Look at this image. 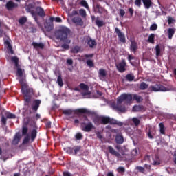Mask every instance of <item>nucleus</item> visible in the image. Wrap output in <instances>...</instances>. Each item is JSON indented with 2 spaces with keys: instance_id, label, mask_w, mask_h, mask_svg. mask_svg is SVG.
<instances>
[{
  "instance_id": "nucleus-1",
  "label": "nucleus",
  "mask_w": 176,
  "mask_h": 176,
  "mask_svg": "<svg viewBox=\"0 0 176 176\" xmlns=\"http://www.w3.org/2000/svg\"><path fill=\"white\" fill-rule=\"evenodd\" d=\"M19 83L22 94L24 96L23 101L25 102V105L28 107L31 102L32 96L35 94V91H34V88L30 87L28 84H27V81L23 78H21L19 80Z\"/></svg>"
},
{
  "instance_id": "nucleus-2",
  "label": "nucleus",
  "mask_w": 176,
  "mask_h": 176,
  "mask_svg": "<svg viewBox=\"0 0 176 176\" xmlns=\"http://www.w3.org/2000/svg\"><path fill=\"white\" fill-rule=\"evenodd\" d=\"M69 34H71V30L65 26H60L55 31L56 39L63 42L64 45H69L71 43V41L68 38Z\"/></svg>"
},
{
  "instance_id": "nucleus-3",
  "label": "nucleus",
  "mask_w": 176,
  "mask_h": 176,
  "mask_svg": "<svg viewBox=\"0 0 176 176\" xmlns=\"http://www.w3.org/2000/svg\"><path fill=\"white\" fill-rule=\"evenodd\" d=\"M83 118L84 121L81 122V130H82V131H85V133H90V131H91V130H94L96 127L93 124V122H91L90 120H89L87 116H83Z\"/></svg>"
},
{
  "instance_id": "nucleus-4",
  "label": "nucleus",
  "mask_w": 176,
  "mask_h": 176,
  "mask_svg": "<svg viewBox=\"0 0 176 176\" xmlns=\"http://www.w3.org/2000/svg\"><path fill=\"white\" fill-rule=\"evenodd\" d=\"M100 124H116V126H119V127H122L123 122L109 117L102 116Z\"/></svg>"
},
{
  "instance_id": "nucleus-5",
  "label": "nucleus",
  "mask_w": 176,
  "mask_h": 176,
  "mask_svg": "<svg viewBox=\"0 0 176 176\" xmlns=\"http://www.w3.org/2000/svg\"><path fill=\"white\" fill-rule=\"evenodd\" d=\"M118 102H125V104H131L133 101V94H122L120 97L118 98Z\"/></svg>"
},
{
  "instance_id": "nucleus-6",
  "label": "nucleus",
  "mask_w": 176,
  "mask_h": 176,
  "mask_svg": "<svg viewBox=\"0 0 176 176\" xmlns=\"http://www.w3.org/2000/svg\"><path fill=\"white\" fill-rule=\"evenodd\" d=\"M151 91L157 92V91H167V87H164L161 84H156L155 85H151L149 87Z\"/></svg>"
},
{
  "instance_id": "nucleus-7",
  "label": "nucleus",
  "mask_w": 176,
  "mask_h": 176,
  "mask_svg": "<svg viewBox=\"0 0 176 176\" xmlns=\"http://www.w3.org/2000/svg\"><path fill=\"white\" fill-rule=\"evenodd\" d=\"M122 102H119V99H117V104H112L113 109L117 111V112H121L124 113L126 112V106L122 104Z\"/></svg>"
},
{
  "instance_id": "nucleus-8",
  "label": "nucleus",
  "mask_w": 176,
  "mask_h": 176,
  "mask_svg": "<svg viewBox=\"0 0 176 176\" xmlns=\"http://www.w3.org/2000/svg\"><path fill=\"white\" fill-rule=\"evenodd\" d=\"M117 69L119 72L123 73L126 71V67H127V63L126 60L122 59L117 65Z\"/></svg>"
},
{
  "instance_id": "nucleus-9",
  "label": "nucleus",
  "mask_w": 176,
  "mask_h": 176,
  "mask_svg": "<svg viewBox=\"0 0 176 176\" xmlns=\"http://www.w3.org/2000/svg\"><path fill=\"white\" fill-rule=\"evenodd\" d=\"M32 5L30 4L28 6H26V12L28 13H31L32 17L34 19L36 23H39V21L38 20V16H36V13L35 12V11L32 10Z\"/></svg>"
},
{
  "instance_id": "nucleus-10",
  "label": "nucleus",
  "mask_w": 176,
  "mask_h": 176,
  "mask_svg": "<svg viewBox=\"0 0 176 176\" xmlns=\"http://www.w3.org/2000/svg\"><path fill=\"white\" fill-rule=\"evenodd\" d=\"M115 32L118 35L120 42L124 43V42H126V36H124V34L120 31L119 28H115Z\"/></svg>"
},
{
  "instance_id": "nucleus-11",
  "label": "nucleus",
  "mask_w": 176,
  "mask_h": 176,
  "mask_svg": "<svg viewBox=\"0 0 176 176\" xmlns=\"http://www.w3.org/2000/svg\"><path fill=\"white\" fill-rule=\"evenodd\" d=\"M41 104H42V101L39 99L33 100L32 104V111H34V112H37L38 109H39V107H41Z\"/></svg>"
},
{
  "instance_id": "nucleus-12",
  "label": "nucleus",
  "mask_w": 176,
  "mask_h": 176,
  "mask_svg": "<svg viewBox=\"0 0 176 176\" xmlns=\"http://www.w3.org/2000/svg\"><path fill=\"white\" fill-rule=\"evenodd\" d=\"M6 8L7 10H13V9H16V8H19V4L13 2V1H9L6 4Z\"/></svg>"
},
{
  "instance_id": "nucleus-13",
  "label": "nucleus",
  "mask_w": 176,
  "mask_h": 176,
  "mask_svg": "<svg viewBox=\"0 0 176 176\" xmlns=\"http://www.w3.org/2000/svg\"><path fill=\"white\" fill-rule=\"evenodd\" d=\"M132 111L133 112H145L146 108H145L144 105L135 104L133 107Z\"/></svg>"
},
{
  "instance_id": "nucleus-14",
  "label": "nucleus",
  "mask_w": 176,
  "mask_h": 176,
  "mask_svg": "<svg viewBox=\"0 0 176 176\" xmlns=\"http://www.w3.org/2000/svg\"><path fill=\"white\" fill-rule=\"evenodd\" d=\"M72 21L76 24V25H80V27H82L83 25V20L80 16H74L72 18Z\"/></svg>"
},
{
  "instance_id": "nucleus-15",
  "label": "nucleus",
  "mask_w": 176,
  "mask_h": 176,
  "mask_svg": "<svg viewBox=\"0 0 176 176\" xmlns=\"http://www.w3.org/2000/svg\"><path fill=\"white\" fill-rule=\"evenodd\" d=\"M162 52H164V45H157L155 47V54L157 57H159L160 56L161 53Z\"/></svg>"
},
{
  "instance_id": "nucleus-16",
  "label": "nucleus",
  "mask_w": 176,
  "mask_h": 176,
  "mask_svg": "<svg viewBox=\"0 0 176 176\" xmlns=\"http://www.w3.org/2000/svg\"><path fill=\"white\" fill-rule=\"evenodd\" d=\"M107 150L109 151V153H111V155H113L114 156H116V157H120L121 156L120 153H119V152L114 150L112 146H109L107 147Z\"/></svg>"
},
{
  "instance_id": "nucleus-17",
  "label": "nucleus",
  "mask_w": 176,
  "mask_h": 176,
  "mask_svg": "<svg viewBox=\"0 0 176 176\" xmlns=\"http://www.w3.org/2000/svg\"><path fill=\"white\" fill-rule=\"evenodd\" d=\"M36 16L38 14V16H40V17H45V10L42 8L41 7H36Z\"/></svg>"
},
{
  "instance_id": "nucleus-18",
  "label": "nucleus",
  "mask_w": 176,
  "mask_h": 176,
  "mask_svg": "<svg viewBox=\"0 0 176 176\" xmlns=\"http://www.w3.org/2000/svg\"><path fill=\"white\" fill-rule=\"evenodd\" d=\"M98 77L100 79H105L107 78V70L103 68H101L98 70Z\"/></svg>"
},
{
  "instance_id": "nucleus-19",
  "label": "nucleus",
  "mask_w": 176,
  "mask_h": 176,
  "mask_svg": "<svg viewBox=\"0 0 176 176\" xmlns=\"http://www.w3.org/2000/svg\"><path fill=\"white\" fill-rule=\"evenodd\" d=\"M94 12L99 13L100 14H102V13L105 12V8L102 7L100 4H96V6L94 7Z\"/></svg>"
},
{
  "instance_id": "nucleus-20",
  "label": "nucleus",
  "mask_w": 176,
  "mask_h": 176,
  "mask_svg": "<svg viewBox=\"0 0 176 176\" xmlns=\"http://www.w3.org/2000/svg\"><path fill=\"white\" fill-rule=\"evenodd\" d=\"M20 140H21V135L19 133H16L12 140V145H17L20 142Z\"/></svg>"
},
{
  "instance_id": "nucleus-21",
  "label": "nucleus",
  "mask_w": 176,
  "mask_h": 176,
  "mask_svg": "<svg viewBox=\"0 0 176 176\" xmlns=\"http://www.w3.org/2000/svg\"><path fill=\"white\" fill-rule=\"evenodd\" d=\"M116 142L118 144H122L124 142V138L122 134L119 133L116 136Z\"/></svg>"
},
{
  "instance_id": "nucleus-22",
  "label": "nucleus",
  "mask_w": 176,
  "mask_h": 176,
  "mask_svg": "<svg viewBox=\"0 0 176 176\" xmlns=\"http://www.w3.org/2000/svg\"><path fill=\"white\" fill-rule=\"evenodd\" d=\"M85 42L87 45H97L96 40L92 39L90 36H86L85 38Z\"/></svg>"
},
{
  "instance_id": "nucleus-23",
  "label": "nucleus",
  "mask_w": 176,
  "mask_h": 176,
  "mask_svg": "<svg viewBox=\"0 0 176 176\" xmlns=\"http://www.w3.org/2000/svg\"><path fill=\"white\" fill-rule=\"evenodd\" d=\"M36 135H38V131H36V129H32L30 134V138H31L32 142H34L35 141V138H36Z\"/></svg>"
},
{
  "instance_id": "nucleus-24",
  "label": "nucleus",
  "mask_w": 176,
  "mask_h": 176,
  "mask_svg": "<svg viewBox=\"0 0 176 176\" xmlns=\"http://www.w3.org/2000/svg\"><path fill=\"white\" fill-rule=\"evenodd\" d=\"M132 98L133 100L136 101L138 104H140L144 100L141 96H138L137 94H133Z\"/></svg>"
},
{
  "instance_id": "nucleus-25",
  "label": "nucleus",
  "mask_w": 176,
  "mask_h": 176,
  "mask_svg": "<svg viewBox=\"0 0 176 176\" xmlns=\"http://www.w3.org/2000/svg\"><path fill=\"white\" fill-rule=\"evenodd\" d=\"M65 116H74V111L72 109H65L62 111Z\"/></svg>"
},
{
  "instance_id": "nucleus-26",
  "label": "nucleus",
  "mask_w": 176,
  "mask_h": 176,
  "mask_svg": "<svg viewBox=\"0 0 176 176\" xmlns=\"http://www.w3.org/2000/svg\"><path fill=\"white\" fill-rule=\"evenodd\" d=\"M143 5L146 9H149L152 6L151 0H142Z\"/></svg>"
},
{
  "instance_id": "nucleus-27",
  "label": "nucleus",
  "mask_w": 176,
  "mask_h": 176,
  "mask_svg": "<svg viewBox=\"0 0 176 176\" xmlns=\"http://www.w3.org/2000/svg\"><path fill=\"white\" fill-rule=\"evenodd\" d=\"M93 122L96 126H100L101 124V117L96 116L93 118Z\"/></svg>"
},
{
  "instance_id": "nucleus-28",
  "label": "nucleus",
  "mask_w": 176,
  "mask_h": 176,
  "mask_svg": "<svg viewBox=\"0 0 176 176\" xmlns=\"http://www.w3.org/2000/svg\"><path fill=\"white\" fill-rule=\"evenodd\" d=\"M54 28V25H53V23H47L45 25V30L48 32H50Z\"/></svg>"
},
{
  "instance_id": "nucleus-29",
  "label": "nucleus",
  "mask_w": 176,
  "mask_h": 176,
  "mask_svg": "<svg viewBox=\"0 0 176 176\" xmlns=\"http://www.w3.org/2000/svg\"><path fill=\"white\" fill-rule=\"evenodd\" d=\"M175 34V30H174L173 28L168 29V35L170 39H173V36H174Z\"/></svg>"
},
{
  "instance_id": "nucleus-30",
  "label": "nucleus",
  "mask_w": 176,
  "mask_h": 176,
  "mask_svg": "<svg viewBox=\"0 0 176 176\" xmlns=\"http://www.w3.org/2000/svg\"><path fill=\"white\" fill-rule=\"evenodd\" d=\"M56 82L60 87H63V86H64V82H63V77L61 76V74L58 75Z\"/></svg>"
},
{
  "instance_id": "nucleus-31",
  "label": "nucleus",
  "mask_w": 176,
  "mask_h": 176,
  "mask_svg": "<svg viewBox=\"0 0 176 176\" xmlns=\"http://www.w3.org/2000/svg\"><path fill=\"white\" fill-rule=\"evenodd\" d=\"M149 87V85L146 84L145 82H142L140 83L139 89L140 90H146V89H148Z\"/></svg>"
},
{
  "instance_id": "nucleus-32",
  "label": "nucleus",
  "mask_w": 176,
  "mask_h": 176,
  "mask_svg": "<svg viewBox=\"0 0 176 176\" xmlns=\"http://www.w3.org/2000/svg\"><path fill=\"white\" fill-rule=\"evenodd\" d=\"M159 127H160V133L162 135L166 134V129H164V124H163L162 122L160 123Z\"/></svg>"
},
{
  "instance_id": "nucleus-33",
  "label": "nucleus",
  "mask_w": 176,
  "mask_h": 176,
  "mask_svg": "<svg viewBox=\"0 0 176 176\" xmlns=\"http://www.w3.org/2000/svg\"><path fill=\"white\" fill-rule=\"evenodd\" d=\"M95 23H96V25L99 28L104 27V25H105V23H104V21H101L100 19H96Z\"/></svg>"
},
{
  "instance_id": "nucleus-34",
  "label": "nucleus",
  "mask_w": 176,
  "mask_h": 176,
  "mask_svg": "<svg viewBox=\"0 0 176 176\" xmlns=\"http://www.w3.org/2000/svg\"><path fill=\"white\" fill-rule=\"evenodd\" d=\"M73 149H74L73 155H75L76 156V155H78V152H80V149H82V146H75L74 147H73Z\"/></svg>"
},
{
  "instance_id": "nucleus-35",
  "label": "nucleus",
  "mask_w": 176,
  "mask_h": 176,
  "mask_svg": "<svg viewBox=\"0 0 176 176\" xmlns=\"http://www.w3.org/2000/svg\"><path fill=\"white\" fill-rule=\"evenodd\" d=\"M80 5L81 6H83V8H85V9H87V10H89V4L87 3V1H86V0H82L80 3Z\"/></svg>"
},
{
  "instance_id": "nucleus-36",
  "label": "nucleus",
  "mask_w": 176,
  "mask_h": 176,
  "mask_svg": "<svg viewBox=\"0 0 176 176\" xmlns=\"http://www.w3.org/2000/svg\"><path fill=\"white\" fill-rule=\"evenodd\" d=\"M148 41L152 44L155 43V34H151L149 35Z\"/></svg>"
},
{
  "instance_id": "nucleus-37",
  "label": "nucleus",
  "mask_w": 176,
  "mask_h": 176,
  "mask_svg": "<svg viewBox=\"0 0 176 176\" xmlns=\"http://www.w3.org/2000/svg\"><path fill=\"white\" fill-rule=\"evenodd\" d=\"M126 79L128 80V82H133V80H134V75L128 74L126 76Z\"/></svg>"
},
{
  "instance_id": "nucleus-38",
  "label": "nucleus",
  "mask_w": 176,
  "mask_h": 176,
  "mask_svg": "<svg viewBox=\"0 0 176 176\" xmlns=\"http://www.w3.org/2000/svg\"><path fill=\"white\" fill-rule=\"evenodd\" d=\"M65 151H66V153H68L69 155H74V147H67L65 148Z\"/></svg>"
},
{
  "instance_id": "nucleus-39",
  "label": "nucleus",
  "mask_w": 176,
  "mask_h": 176,
  "mask_svg": "<svg viewBox=\"0 0 176 176\" xmlns=\"http://www.w3.org/2000/svg\"><path fill=\"white\" fill-rule=\"evenodd\" d=\"M71 52L72 53H79V52H80V47L76 45L74 47L72 48Z\"/></svg>"
},
{
  "instance_id": "nucleus-40",
  "label": "nucleus",
  "mask_w": 176,
  "mask_h": 176,
  "mask_svg": "<svg viewBox=\"0 0 176 176\" xmlns=\"http://www.w3.org/2000/svg\"><path fill=\"white\" fill-rule=\"evenodd\" d=\"M19 24H21V25H24V24L27 23V17L25 16L21 17V19H19Z\"/></svg>"
},
{
  "instance_id": "nucleus-41",
  "label": "nucleus",
  "mask_w": 176,
  "mask_h": 176,
  "mask_svg": "<svg viewBox=\"0 0 176 176\" xmlns=\"http://www.w3.org/2000/svg\"><path fill=\"white\" fill-rule=\"evenodd\" d=\"M28 126H23L22 127V135H28Z\"/></svg>"
},
{
  "instance_id": "nucleus-42",
  "label": "nucleus",
  "mask_w": 176,
  "mask_h": 176,
  "mask_svg": "<svg viewBox=\"0 0 176 176\" xmlns=\"http://www.w3.org/2000/svg\"><path fill=\"white\" fill-rule=\"evenodd\" d=\"M80 88L81 89V90H89V86L83 82H81L80 84Z\"/></svg>"
},
{
  "instance_id": "nucleus-43",
  "label": "nucleus",
  "mask_w": 176,
  "mask_h": 176,
  "mask_svg": "<svg viewBox=\"0 0 176 176\" xmlns=\"http://www.w3.org/2000/svg\"><path fill=\"white\" fill-rule=\"evenodd\" d=\"M3 41H4V45H10V42H12V40H10V38H9V36H6L3 38Z\"/></svg>"
},
{
  "instance_id": "nucleus-44",
  "label": "nucleus",
  "mask_w": 176,
  "mask_h": 176,
  "mask_svg": "<svg viewBox=\"0 0 176 176\" xmlns=\"http://www.w3.org/2000/svg\"><path fill=\"white\" fill-rule=\"evenodd\" d=\"M77 113H89V111L86 109H78L76 110Z\"/></svg>"
},
{
  "instance_id": "nucleus-45",
  "label": "nucleus",
  "mask_w": 176,
  "mask_h": 176,
  "mask_svg": "<svg viewBox=\"0 0 176 176\" xmlns=\"http://www.w3.org/2000/svg\"><path fill=\"white\" fill-rule=\"evenodd\" d=\"M30 135H26V136L24 138L23 141V144L25 145L26 144H28L30 142Z\"/></svg>"
},
{
  "instance_id": "nucleus-46",
  "label": "nucleus",
  "mask_w": 176,
  "mask_h": 176,
  "mask_svg": "<svg viewBox=\"0 0 176 176\" xmlns=\"http://www.w3.org/2000/svg\"><path fill=\"white\" fill-rule=\"evenodd\" d=\"M6 116L7 119H16V115L11 113H6Z\"/></svg>"
},
{
  "instance_id": "nucleus-47",
  "label": "nucleus",
  "mask_w": 176,
  "mask_h": 176,
  "mask_svg": "<svg viewBox=\"0 0 176 176\" xmlns=\"http://www.w3.org/2000/svg\"><path fill=\"white\" fill-rule=\"evenodd\" d=\"M132 122L133 123H134L135 126H140V123H141V121L140 120V119L137 118H133L132 119Z\"/></svg>"
},
{
  "instance_id": "nucleus-48",
  "label": "nucleus",
  "mask_w": 176,
  "mask_h": 176,
  "mask_svg": "<svg viewBox=\"0 0 176 176\" xmlns=\"http://www.w3.org/2000/svg\"><path fill=\"white\" fill-rule=\"evenodd\" d=\"M135 170H138V171H139V173H142V174L145 173V168L142 166H136Z\"/></svg>"
},
{
  "instance_id": "nucleus-49",
  "label": "nucleus",
  "mask_w": 176,
  "mask_h": 176,
  "mask_svg": "<svg viewBox=\"0 0 176 176\" xmlns=\"http://www.w3.org/2000/svg\"><path fill=\"white\" fill-rule=\"evenodd\" d=\"M137 49H138V45H131V52H133V53H135L137 52Z\"/></svg>"
},
{
  "instance_id": "nucleus-50",
  "label": "nucleus",
  "mask_w": 176,
  "mask_h": 176,
  "mask_svg": "<svg viewBox=\"0 0 176 176\" xmlns=\"http://www.w3.org/2000/svg\"><path fill=\"white\" fill-rule=\"evenodd\" d=\"M75 138L76 140H80L83 138V135L81 133H77L75 135Z\"/></svg>"
},
{
  "instance_id": "nucleus-51",
  "label": "nucleus",
  "mask_w": 176,
  "mask_h": 176,
  "mask_svg": "<svg viewBox=\"0 0 176 176\" xmlns=\"http://www.w3.org/2000/svg\"><path fill=\"white\" fill-rule=\"evenodd\" d=\"M7 50L10 54H14V51L13 50V47H12V45H8Z\"/></svg>"
},
{
  "instance_id": "nucleus-52",
  "label": "nucleus",
  "mask_w": 176,
  "mask_h": 176,
  "mask_svg": "<svg viewBox=\"0 0 176 176\" xmlns=\"http://www.w3.org/2000/svg\"><path fill=\"white\" fill-rule=\"evenodd\" d=\"M79 14H80V15L81 16H82V17H86V16H87V14H86V10H85V9H80V10H79Z\"/></svg>"
},
{
  "instance_id": "nucleus-53",
  "label": "nucleus",
  "mask_w": 176,
  "mask_h": 176,
  "mask_svg": "<svg viewBox=\"0 0 176 176\" xmlns=\"http://www.w3.org/2000/svg\"><path fill=\"white\" fill-rule=\"evenodd\" d=\"M87 65L90 68H93V67H94V63L91 60H87Z\"/></svg>"
},
{
  "instance_id": "nucleus-54",
  "label": "nucleus",
  "mask_w": 176,
  "mask_h": 176,
  "mask_svg": "<svg viewBox=\"0 0 176 176\" xmlns=\"http://www.w3.org/2000/svg\"><path fill=\"white\" fill-rule=\"evenodd\" d=\"M45 47V45H34V49L36 50H39V49H43Z\"/></svg>"
},
{
  "instance_id": "nucleus-55",
  "label": "nucleus",
  "mask_w": 176,
  "mask_h": 176,
  "mask_svg": "<svg viewBox=\"0 0 176 176\" xmlns=\"http://www.w3.org/2000/svg\"><path fill=\"white\" fill-rule=\"evenodd\" d=\"M117 170H118V173H126V168H124V167L123 166L118 167Z\"/></svg>"
},
{
  "instance_id": "nucleus-56",
  "label": "nucleus",
  "mask_w": 176,
  "mask_h": 176,
  "mask_svg": "<svg viewBox=\"0 0 176 176\" xmlns=\"http://www.w3.org/2000/svg\"><path fill=\"white\" fill-rule=\"evenodd\" d=\"M61 47L60 51L64 52V50H68V49H69V45H62Z\"/></svg>"
},
{
  "instance_id": "nucleus-57",
  "label": "nucleus",
  "mask_w": 176,
  "mask_h": 176,
  "mask_svg": "<svg viewBox=\"0 0 176 176\" xmlns=\"http://www.w3.org/2000/svg\"><path fill=\"white\" fill-rule=\"evenodd\" d=\"M157 30V24H153L150 27V31H156Z\"/></svg>"
},
{
  "instance_id": "nucleus-58",
  "label": "nucleus",
  "mask_w": 176,
  "mask_h": 176,
  "mask_svg": "<svg viewBox=\"0 0 176 176\" xmlns=\"http://www.w3.org/2000/svg\"><path fill=\"white\" fill-rule=\"evenodd\" d=\"M119 12L120 17H124V14H126V11H124V10L123 9H120Z\"/></svg>"
},
{
  "instance_id": "nucleus-59",
  "label": "nucleus",
  "mask_w": 176,
  "mask_h": 176,
  "mask_svg": "<svg viewBox=\"0 0 176 176\" xmlns=\"http://www.w3.org/2000/svg\"><path fill=\"white\" fill-rule=\"evenodd\" d=\"M11 61L16 64V63H19V58H17V56H12L11 57Z\"/></svg>"
},
{
  "instance_id": "nucleus-60",
  "label": "nucleus",
  "mask_w": 176,
  "mask_h": 176,
  "mask_svg": "<svg viewBox=\"0 0 176 176\" xmlns=\"http://www.w3.org/2000/svg\"><path fill=\"white\" fill-rule=\"evenodd\" d=\"M16 74H17L18 76H20V77L23 76V70L21 69V68L17 69Z\"/></svg>"
},
{
  "instance_id": "nucleus-61",
  "label": "nucleus",
  "mask_w": 176,
  "mask_h": 176,
  "mask_svg": "<svg viewBox=\"0 0 176 176\" xmlns=\"http://www.w3.org/2000/svg\"><path fill=\"white\" fill-rule=\"evenodd\" d=\"M45 126L47 129H52V122L50 121H47L45 122Z\"/></svg>"
},
{
  "instance_id": "nucleus-62",
  "label": "nucleus",
  "mask_w": 176,
  "mask_h": 176,
  "mask_svg": "<svg viewBox=\"0 0 176 176\" xmlns=\"http://www.w3.org/2000/svg\"><path fill=\"white\" fill-rule=\"evenodd\" d=\"M141 2H142V0H135V5H136V6H138V8H140Z\"/></svg>"
},
{
  "instance_id": "nucleus-63",
  "label": "nucleus",
  "mask_w": 176,
  "mask_h": 176,
  "mask_svg": "<svg viewBox=\"0 0 176 176\" xmlns=\"http://www.w3.org/2000/svg\"><path fill=\"white\" fill-rule=\"evenodd\" d=\"M160 161H159V160H154L152 164L153 166H160Z\"/></svg>"
},
{
  "instance_id": "nucleus-64",
  "label": "nucleus",
  "mask_w": 176,
  "mask_h": 176,
  "mask_svg": "<svg viewBox=\"0 0 176 176\" xmlns=\"http://www.w3.org/2000/svg\"><path fill=\"white\" fill-rule=\"evenodd\" d=\"M1 122H2L3 124H6V122H7L6 118H5V117L3 116V117L1 118Z\"/></svg>"
}]
</instances>
